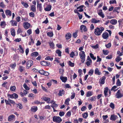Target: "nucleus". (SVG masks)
I'll return each instance as SVG.
<instances>
[{"label": "nucleus", "instance_id": "obj_22", "mask_svg": "<svg viewBox=\"0 0 123 123\" xmlns=\"http://www.w3.org/2000/svg\"><path fill=\"white\" fill-rule=\"evenodd\" d=\"M99 12H98V15L100 16L102 18H103L104 17V14L102 12V10L101 9H100L99 11Z\"/></svg>", "mask_w": 123, "mask_h": 123}, {"label": "nucleus", "instance_id": "obj_52", "mask_svg": "<svg viewBox=\"0 0 123 123\" xmlns=\"http://www.w3.org/2000/svg\"><path fill=\"white\" fill-rule=\"evenodd\" d=\"M91 47L94 49H97L98 48V44H97L95 46H91Z\"/></svg>", "mask_w": 123, "mask_h": 123}, {"label": "nucleus", "instance_id": "obj_31", "mask_svg": "<svg viewBox=\"0 0 123 123\" xmlns=\"http://www.w3.org/2000/svg\"><path fill=\"white\" fill-rule=\"evenodd\" d=\"M38 54V53L37 52H35L32 53L31 54V55L33 56L36 57L37 56Z\"/></svg>", "mask_w": 123, "mask_h": 123}, {"label": "nucleus", "instance_id": "obj_19", "mask_svg": "<svg viewBox=\"0 0 123 123\" xmlns=\"http://www.w3.org/2000/svg\"><path fill=\"white\" fill-rule=\"evenodd\" d=\"M31 10L33 12H35L36 11V7L35 5H32L31 6Z\"/></svg>", "mask_w": 123, "mask_h": 123}, {"label": "nucleus", "instance_id": "obj_36", "mask_svg": "<svg viewBox=\"0 0 123 123\" xmlns=\"http://www.w3.org/2000/svg\"><path fill=\"white\" fill-rule=\"evenodd\" d=\"M70 100V99L69 98H68L66 99L65 100V103L67 105H69V102Z\"/></svg>", "mask_w": 123, "mask_h": 123}, {"label": "nucleus", "instance_id": "obj_23", "mask_svg": "<svg viewBox=\"0 0 123 123\" xmlns=\"http://www.w3.org/2000/svg\"><path fill=\"white\" fill-rule=\"evenodd\" d=\"M95 74L98 75H100L101 73L99 72V70L97 68H96L94 71Z\"/></svg>", "mask_w": 123, "mask_h": 123}, {"label": "nucleus", "instance_id": "obj_5", "mask_svg": "<svg viewBox=\"0 0 123 123\" xmlns=\"http://www.w3.org/2000/svg\"><path fill=\"white\" fill-rule=\"evenodd\" d=\"M33 61L32 60L29 61L27 62V68H28L31 67L33 65Z\"/></svg>", "mask_w": 123, "mask_h": 123}, {"label": "nucleus", "instance_id": "obj_57", "mask_svg": "<svg viewBox=\"0 0 123 123\" xmlns=\"http://www.w3.org/2000/svg\"><path fill=\"white\" fill-rule=\"evenodd\" d=\"M22 100L25 103H26L27 102V98L25 97H24L22 99Z\"/></svg>", "mask_w": 123, "mask_h": 123}, {"label": "nucleus", "instance_id": "obj_26", "mask_svg": "<svg viewBox=\"0 0 123 123\" xmlns=\"http://www.w3.org/2000/svg\"><path fill=\"white\" fill-rule=\"evenodd\" d=\"M64 91L63 90H61L59 91V93H58V95L62 96V95L64 94Z\"/></svg>", "mask_w": 123, "mask_h": 123}, {"label": "nucleus", "instance_id": "obj_39", "mask_svg": "<svg viewBox=\"0 0 123 123\" xmlns=\"http://www.w3.org/2000/svg\"><path fill=\"white\" fill-rule=\"evenodd\" d=\"M68 65L71 67H73L74 66V63L70 61H69L68 62Z\"/></svg>", "mask_w": 123, "mask_h": 123}, {"label": "nucleus", "instance_id": "obj_17", "mask_svg": "<svg viewBox=\"0 0 123 123\" xmlns=\"http://www.w3.org/2000/svg\"><path fill=\"white\" fill-rule=\"evenodd\" d=\"M37 110V107L36 106H33L31 107V111L33 112H36Z\"/></svg>", "mask_w": 123, "mask_h": 123}, {"label": "nucleus", "instance_id": "obj_60", "mask_svg": "<svg viewBox=\"0 0 123 123\" xmlns=\"http://www.w3.org/2000/svg\"><path fill=\"white\" fill-rule=\"evenodd\" d=\"M27 33L29 35L31 34L32 33L31 29H29L27 31Z\"/></svg>", "mask_w": 123, "mask_h": 123}, {"label": "nucleus", "instance_id": "obj_49", "mask_svg": "<svg viewBox=\"0 0 123 123\" xmlns=\"http://www.w3.org/2000/svg\"><path fill=\"white\" fill-rule=\"evenodd\" d=\"M0 6L2 8H4L5 6L3 2H1L0 3Z\"/></svg>", "mask_w": 123, "mask_h": 123}, {"label": "nucleus", "instance_id": "obj_55", "mask_svg": "<svg viewBox=\"0 0 123 123\" xmlns=\"http://www.w3.org/2000/svg\"><path fill=\"white\" fill-rule=\"evenodd\" d=\"M105 46L107 48H110L111 46V43H109L107 44H106Z\"/></svg>", "mask_w": 123, "mask_h": 123}, {"label": "nucleus", "instance_id": "obj_1", "mask_svg": "<svg viewBox=\"0 0 123 123\" xmlns=\"http://www.w3.org/2000/svg\"><path fill=\"white\" fill-rule=\"evenodd\" d=\"M104 28L103 27L98 28L97 27L94 29V33L97 36H99L101 35L102 31L104 30Z\"/></svg>", "mask_w": 123, "mask_h": 123}, {"label": "nucleus", "instance_id": "obj_14", "mask_svg": "<svg viewBox=\"0 0 123 123\" xmlns=\"http://www.w3.org/2000/svg\"><path fill=\"white\" fill-rule=\"evenodd\" d=\"M31 26V25L28 22H25V23L24 25V27L25 29H28Z\"/></svg>", "mask_w": 123, "mask_h": 123}, {"label": "nucleus", "instance_id": "obj_8", "mask_svg": "<svg viewBox=\"0 0 123 123\" xmlns=\"http://www.w3.org/2000/svg\"><path fill=\"white\" fill-rule=\"evenodd\" d=\"M15 117V116L13 114H11L9 116L8 118V120L9 121H11L13 120Z\"/></svg>", "mask_w": 123, "mask_h": 123}, {"label": "nucleus", "instance_id": "obj_9", "mask_svg": "<svg viewBox=\"0 0 123 123\" xmlns=\"http://www.w3.org/2000/svg\"><path fill=\"white\" fill-rule=\"evenodd\" d=\"M106 79L105 77V76H103L100 79L99 82L100 83L102 84H104L105 83V80Z\"/></svg>", "mask_w": 123, "mask_h": 123}, {"label": "nucleus", "instance_id": "obj_58", "mask_svg": "<svg viewBox=\"0 0 123 123\" xmlns=\"http://www.w3.org/2000/svg\"><path fill=\"white\" fill-rule=\"evenodd\" d=\"M30 16L32 17H34V13L32 12H30L29 13Z\"/></svg>", "mask_w": 123, "mask_h": 123}, {"label": "nucleus", "instance_id": "obj_61", "mask_svg": "<svg viewBox=\"0 0 123 123\" xmlns=\"http://www.w3.org/2000/svg\"><path fill=\"white\" fill-rule=\"evenodd\" d=\"M22 32V31L21 30V29L20 28H18L17 31V34H19L20 33H21Z\"/></svg>", "mask_w": 123, "mask_h": 123}, {"label": "nucleus", "instance_id": "obj_18", "mask_svg": "<svg viewBox=\"0 0 123 123\" xmlns=\"http://www.w3.org/2000/svg\"><path fill=\"white\" fill-rule=\"evenodd\" d=\"M51 8V5H48L46 7L44 8V10L47 11H50Z\"/></svg>", "mask_w": 123, "mask_h": 123}, {"label": "nucleus", "instance_id": "obj_47", "mask_svg": "<svg viewBox=\"0 0 123 123\" xmlns=\"http://www.w3.org/2000/svg\"><path fill=\"white\" fill-rule=\"evenodd\" d=\"M110 107L112 109H114V104L112 103H111L110 105Z\"/></svg>", "mask_w": 123, "mask_h": 123}, {"label": "nucleus", "instance_id": "obj_62", "mask_svg": "<svg viewBox=\"0 0 123 123\" xmlns=\"http://www.w3.org/2000/svg\"><path fill=\"white\" fill-rule=\"evenodd\" d=\"M117 87L116 86H113L111 88V90L112 91L113 90L114 91H115L116 90L115 89L117 88Z\"/></svg>", "mask_w": 123, "mask_h": 123}, {"label": "nucleus", "instance_id": "obj_4", "mask_svg": "<svg viewBox=\"0 0 123 123\" xmlns=\"http://www.w3.org/2000/svg\"><path fill=\"white\" fill-rule=\"evenodd\" d=\"M116 98H119L123 96V94L121 93L120 90H118L116 95Z\"/></svg>", "mask_w": 123, "mask_h": 123}, {"label": "nucleus", "instance_id": "obj_24", "mask_svg": "<svg viewBox=\"0 0 123 123\" xmlns=\"http://www.w3.org/2000/svg\"><path fill=\"white\" fill-rule=\"evenodd\" d=\"M65 37L66 39H68L71 37V34L70 33H68L65 35Z\"/></svg>", "mask_w": 123, "mask_h": 123}, {"label": "nucleus", "instance_id": "obj_28", "mask_svg": "<svg viewBox=\"0 0 123 123\" xmlns=\"http://www.w3.org/2000/svg\"><path fill=\"white\" fill-rule=\"evenodd\" d=\"M93 92L92 91H88L87 93L86 96L87 97H90L92 95Z\"/></svg>", "mask_w": 123, "mask_h": 123}, {"label": "nucleus", "instance_id": "obj_13", "mask_svg": "<svg viewBox=\"0 0 123 123\" xmlns=\"http://www.w3.org/2000/svg\"><path fill=\"white\" fill-rule=\"evenodd\" d=\"M108 87H106L105 88V90L104 91V95L105 97L109 96H108V95L107 94L108 92Z\"/></svg>", "mask_w": 123, "mask_h": 123}, {"label": "nucleus", "instance_id": "obj_46", "mask_svg": "<svg viewBox=\"0 0 123 123\" xmlns=\"http://www.w3.org/2000/svg\"><path fill=\"white\" fill-rule=\"evenodd\" d=\"M122 59V58L120 57L119 56H118L116 58V61L117 62H118L120 61Z\"/></svg>", "mask_w": 123, "mask_h": 123}, {"label": "nucleus", "instance_id": "obj_10", "mask_svg": "<svg viewBox=\"0 0 123 123\" xmlns=\"http://www.w3.org/2000/svg\"><path fill=\"white\" fill-rule=\"evenodd\" d=\"M5 13L6 15L9 17L11 16L12 12L9 10H6L5 11Z\"/></svg>", "mask_w": 123, "mask_h": 123}, {"label": "nucleus", "instance_id": "obj_45", "mask_svg": "<svg viewBox=\"0 0 123 123\" xmlns=\"http://www.w3.org/2000/svg\"><path fill=\"white\" fill-rule=\"evenodd\" d=\"M94 72V70L93 69L90 70L88 72L89 74L90 75H92Z\"/></svg>", "mask_w": 123, "mask_h": 123}, {"label": "nucleus", "instance_id": "obj_3", "mask_svg": "<svg viewBox=\"0 0 123 123\" xmlns=\"http://www.w3.org/2000/svg\"><path fill=\"white\" fill-rule=\"evenodd\" d=\"M86 61V64L88 66H90L92 63V60L89 56H87Z\"/></svg>", "mask_w": 123, "mask_h": 123}, {"label": "nucleus", "instance_id": "obj_27", "mask_svg": "<svg viewBox=\"0 0 123 123\" xmlns=\"http://www.w3.org/2000/svg\"><path fill=\"white\" fill-rule=\"evenodd\" d=\"M60 79L61 80L62 82H65L67 80V78L61 76L60 77Z\"/></svg>", "mask_w": 123, "mask_h": 123}, {"label": "nucleus", "instance_id": "obj_25", "mask_svg": "<svg viewBox=\"0 0 123 123\" xmlns=\"http://www.w3.org/2000/svg\"><path fill=\"white\" fill-rule=\"evenodd\" d=\"M110 23L113 25H115L117 23V21L116 19H111L110 22Z\"/></svg>", "mask_w": 123, "mask_h": 123}, {"label": "nucleus", "instance_id": "obj_16", "mask_svg": "<svg viewBox=\"0 0 123 123\" xmlns=\"http://www.w3.org/2000/svg\"><path fill=\"white\" fill-rule=\"evenodd\" d=\"M117 115H111L110 119L112 121H115L117 119Z\"/></svg>", "mask_w": 123, "mask_h": 123}, {"label": "nucleus", "instance_id": "obj_29", "mask_svg": "<svg viewBox=\"0 0 123 123\" xmlns=\"http://www.w3.org/2000/svg\"><path fill=\"white\" fill-rule=\"evenodd\" d=\"M92 23H96L100 22V20H96L95 18H92L91 20Z\"/></svg>", "mask_w": 123, "mask_h": 123}, {"label": "nucleus", "instance_id": "obj_59", "mask_svg": "<svg viewBox=\"0 0 123 123\" xmlns=\"http://www.w3.org/2000/svg\"><path fill=\"white\" fill-rule=\"evenodd\" d=\"M64 113L63 111H60L59 112V115L61 117H62L64 115Z\"/></svg>", "mask_w": 123, "mask_h": 123}, {"label": "nucleus", "instance_id": "obj_15", "mask_svg": "<svg viewBox=\"0 0 123 123\" xmlns=\"http://www.w3.org/2000/svg\"><path fill=\"white\" fill-rule=\"evenodd\" d=\"M10 22L11 23L12 26H17V22L15 21L12 20Z\"/></svg>", "mask_w": 123, "mask_h": 123}, {"label": "nucleus", "instance_id": "obj_37", "mask_svg": "<svg viewBox=\"0 0 123 123\" xmlns=\"http://www.w3.org/2000/svg\"><path fill=\"white\" fill-rule=\"evenodd\" d=\"M41 64L42 65L44 66H46L47 65L46 61H43L41 62Z\"/></svg>", "mask_w": 123, "mask_h": 123}, {"label": "nucleus", "instance_id": "obj_53", "mask_svg": "<svg viewBox=\"0 0 123 123\" xmlns=\"http://www.w3.org/2000/svg\"><path fill=\"white\" fill-rule=\"evenodd\" d=\"M109 3L110 4H112L113 3L116 4L117 2L116 0H110Z\"/></svg>", "mask_w": 123, "mask_h": 123}, {"label": "nucleus", "instance_id": "obj_38", "mask_svg": "<svg viewBox=\"0 0 123 123\" xmlns=\"http://www.w3.org/2000/svg\"><path fill=\"white\" fill-rule=\"evenodd\" d=\"M23 86L24 88L27 90H29L30 89L27 86L25 83L23 85Z\"/></svg>", "mask_w": 123, "mask_h": 123}, {"label": "nucleus", "instance_id": "obj_35", "mask_svg": "<svg viewBox=\"0 0 123 123\" xmlns=\"http://www.w3.org/2000/svg\"><path fill=\"white\" fill-rule=\"evenodd\" d=\"M49 44L51 48L53 49L54 48V44L53 43H49Z\"/></svg>", "mask_w": 123, "mask_h": 123}, {"label": "nucleus", "instance_id": "obj_2", "mask_svg": "<svg viewBox=\"0 0 123 123\" xmlns=\"http://www.w3.org/2000/svg\"><path fill=\"white\" fill-rule=\"evenodd\" d=\"M53 120L56 123H60L62 121V119L59 117L54 116L53 117Z\"/></svg>", "mask_w": 123, "mask_h": 123}, {"label": "nucleus", "instance_id": "obj_30", "mask_svg": "<svg viewBox=\"0 0 123 123\" xmlns=\"http://www.w3.org/2000/svg\"><path fill=\"white\" fill-rule=\"evenodd\" d=\"M47 35L50 37H51L53 36V34L52 32H50L47 33Z\"/></svg>", "mask_w": 123, "mask_h": 123}, {"label": "nucleus", "instance_id": "obj_12", "mask_svg": "<svg viewBox=\"0 0 123 123\" xmlns=\"http://www.w3.org/2000/svg\"><path fill=\"white\" fill-rule=\"evenodd\" d=\"M42 99L44 101L47 102V103H49L50 102H49L50 100V99L49 98L45 97H43L42 98Z\"/></svg>", "mask_w": 123, "mask_h": 123}, {"label": "nucleus", "instance_id": "obj_7", "mask_svg": "<svg viewBox=\"0 0 123 123\" xmlns=\"http://www.w3.org/2000/svg\"><path fill=\"white\" fill-rule=\"evenodd\" d=\"M80 30L82 32H83V30L84 32L86 31H87V29L86 26L83 25H82L80 26Z\"/></svg>", "mask_w": 123, "mask_h": 123}, {"label": "nucleus", "instance_id": "obj_42", "mask_svg": "<svg viewBox=\"0 0 123 123\" xmlns=\"http://www.w3.org/2000/svg\"><path fill=\"white\" fill-rule=\"evenodd\" d=\"M83 117L85 118H86L88 116V113L87 112H86L82 114Z\"/></svg>", "mask_w": 123, "mask_h": 123}, {"label": "nucleus", "instance_id": "obj_44", "mask_svg": "<svg viewBox=\"0 0 123 123\" xmlns=\"http://www.w3.org/2000/svg\"><path fill=\"white\" fill-rule=\"evenodd\" d=\"M117 85L118 86H120L121 85V82L119 79H118L117 81Z\"/></svg>", "mask_w": 123, "mask_h": 123}, {"label": "nucleus", "instance_id": "obj_6", "mask_svg": "<svg viewBox=\"0 0 123 123\" xmlns=\"http://www.w3.org/2000/svg\"><path fill=\"white\" fill-rule=\"evenodd\" d=\"M109 36V34L107 32H105L103 34L102 36L104 39H107L108 37Z\"/></svg>", "mask_w": 123, "mask_h": 123}, {"label": "nucleus", "instance_id": "obj_34", "mask_svg": "<svg viewBox=\"0 0 123 123\" xmlns=\"http://www.w3.org/2000/svg\"><path fill=\"white\" fill-rule=\"evenodd\" d=\"M90 56L91 58H92V59L93 60H95L96 59V57H95L93 55L92 53H90Z\"/></svg>", "mask_w": 123, "mask_h": 123}, {"label": "nucleus", "instance_id": "obj_20", "mask_svg": "<svg viewBox=\"0 0 123 123\" xmlns=\"http://www.w3.org/2000/svg\"><path fill=\"white\" fill-rule=\"evenodd\" d=\"M37 8H38L40 12H41L42 10V4L41 3H37Z\"/></svg>", "mask_w": 123, "mask_h": 123}, {"label": "nucleus", "instance_id": "obj_50", "mask_svg": "<svg viewBox=\"0 0 123 123\" xmlns=\"http://www.w3.org/2000/svg\"><path fill=\"white\" fill-rule=\"evenodd\" d=\"M53 58H52V57L50 58L49 56H48L46 57L45 58V60H50L51 61H52L53 60Z\"/></svg>", "mask_w": 123, "mask_h": 123}, {"label": "nucleus", "instance_id": "obj_40", "mask_svg": "<svg viewBox=\"0 0 123 123\" xmlns=\"http://www.w3.org/2000/svg\"><path fill=\"white\" fill-rule=\"evenodd\" d=\"M10 89L11 91H14L16 90V88L14 86H12L10 87Z\"/></svg>", "mask_w": 123, "mask_h": 123}, {"label": "nucleus", "instance_id": "obj_63", "mask_svg": "<svg viewBox=\"0 0 123 123\" xmlns=\"http://www.w3.org/2000/svg\"><path fill=\"white\" fill-rule=\"evenodd\" d=\"M70 56L72 58H73L74 57V55H75L74 54V53L73 52H71V53L70 54Z\"/></svg>", "mask_w": 123, "mask_h": 123}, {"label": "nucleus", "instance_id": "obj_64", "mask_svg": "<svg viewBox=\"0 0 123 123\" xmlns=\"http://www.w3.org/2000/svg\"><path fill=\"white\" fill-rule=\"evenodd\" d=\"M71 111H69L67 113L66 115L67 116H68L69 117H70V116H71Z\"/></svg>", "mask_w": 123, "mask_h": 123}, {"label": "nucleus", "instance_id": "obj_32", "mask_svg": "<svg viewBox=\"0 0 123 123\" xmlns=\"http://www.w3.org/2000/svg\"><path fill=\"white\" fill-rule=\"evenodd\" d=\"M56 53L58 54V56H61V54L62 52L59 49H57L56 51Z\"/></svg>", "mask_w": 123, "mask_h": 123}, {"label": "nucleus", "instance_id": "obj_54", "mask_svg": "<svg viewBox=\"0 0 123 123\" xmlns=\"http://www.w3.org/2000/svg\"><path fill=\"white\" fill-rule=\"evenodd\" d=\"M44 71L43 70H40L38 71L39 73L43 75Z\"/></svg>", "mask_w": 123, "mask_h": 123}, {"label": "nucleus", "instance_id": "obj_21", "mask_svg": "<svg viewBox=\"0 0 123 123\" xmlns=\"http://www.w3.org/2000/svg\"><path fill=\"white\" fill-rule=\"evenodd\" d=\"M11 34L14 37L15 36V33L14 29V28L11 29Z\"/></svg>", "mask_w": 123, "mask_h": 123}, {"label": "nucleus", "instance_id": "obj_41", "mask_svg": "<svg viewBox=\"0 0 123 123\" xmlns=\"http://www.w3.org/2000/svg\"><path fill=\"white\" fill-rule=\"evenodd\" d=\"M17 107L19 108V109H21L23 107L21 104L20 103L17 104Z\"/></svg>", "mask_w": 123, "mask_h": 123}, {"label": "nucleus", "instance_id": "obj_11", "mask_svg": "<svg viewBox=\"0 0 123 123\" xmlns=\"http://www.w3.org/2000/svg\"><path fill=\"white\" fill-rule=\"evenodd\" d=\"M80 55L81 58H85V55L84 52L82 51L80 54Z\"/></svg>", "mask_w": 123, "mask_h": 123}, {"label": "nucleus", "instance_id": "obj_43", "mask_svg": "<svg viewBox=\"0 0 123 123\" xmlns=\"http://www.w3.org/2000/svg\"><path fill=\"white\" fill-rule=\"evenodd\" d=\"M103 54L105 55H107L108 54L109 52L108 50H103Z\"/></svg>", "mask_w": 123, "mask_h": 123}, {"label": "nucleus", "instance_id": "obj_56", "mask_svg": "<svg viewBox=\"0 0 123 123\" xmlns=\"http://www.w3.org/2000/svg\"><path fill=\"white\" fill-rule=\"evenodd\" d=\"M16 66V64L15 63L13 64L10 65V67H11L12 68L14 69V68Z\"/></svg>", "mask_w": 123, "mask_h": 123}, {"label": "nucleus", "instance_id": "obj_33", "mask_svg": "<svg viewBox=\"0 0 123 123\" xmlns=\"http://www.w3.org/2000/svg\"><path fill=\"white\" fill-rule=\"evenodd\" d=\"M6 24L5 22L4 21L1 22L0 25L2 27V28H4Z\"/></svg>", "mask_w": 123, "mask_h": 123}, {"label": "nucleus", "instance_id": "obj_48", "mask_svg": "<svg viewBox=\"0 0 123 123\" xmlns=\"http://www.w3.org/2000/svg\"><path fill=\"white\" fill-rule=\"evenodd\" d=\"M96 97H92L90 98V99L91 101H95L96 99Z\"/></svg>", "mask_w": 123, "mask_h": 123}, {"label": "nucleus", "instance_id": "obj_51", "mask_svg": "<svg viewBox=\"0 0 123 123\" xmlns=\"http://www.w3.org/2000/svg\"><path fill=\"white\" fill-rule=\"evenodd\" d=\"M118 42H119L118 41H117L116 40H115L114 42V44L116 46H118L119 45V43Z\"/></svg>", "mask_w": 123, "mask_h": 123}]
</instances>
